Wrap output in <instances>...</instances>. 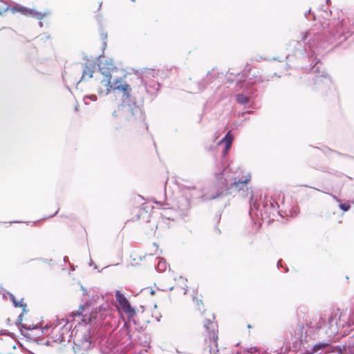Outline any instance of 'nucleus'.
Instances as JSON below:
<instances>
[{"label": "nucleus", "mask_w": 354, "mask_h": 354, "mask_svg": "<svg viewBox=\"0 0 354 354\" xmlns=\"http://www.w3.org/2000/svg\"><path fill=\"white\" fill-rule=\"evenodd\" d=\"M39 26H42V22H39Z\"/></svg>", "instance_id": "nucleus-30"}, {"label": "nucleus", "mask_w": 354, "mask_h": 354, "mask_svg": "<svg viewBox=\"0 0 354 354\" xmlns=\"http://www.w3.org/2000/svg\"><path fill=\"white\" fill-rule=\"evenodd\" d=\"M236 100L241 104H245L249 102V97L242 93L236 95Z\"/></svg>", "instance_id": "nucleus-12"}, {"label": "nucleus", "mask_w": 354, "mask_h": 354, "mask_svg": "<svg viewBox=\"0 0 354 354\" xmlns=\"http://www.w3.org/2000/svg\"><path fill=\"white\" fill-rule=\"evenodd\" d=\"M8 10H10L12 13H15L16 12H18L26 17H31L37 19H43L48 14L47 12L43 13L41 12H38L35 9L28 8L21 5L17 4L15 6H13L12 8H10L8 6L0 8V16Z\"/></svg>", "instance_id": "nucleus-2"}, {"label": "nucleus", "mask_w": 354, "mask_h": 354, "mask_svg": "<svg viewBox=\"0 0 354 354\" xmlns=\"http://www.w3.org/2000/svg\"><path fill=\"white\" fill-rule=\"evenodd\" d=\"M84 309V306H80V308H79L78 310L74 311L73 313V315L74 316H80V315H81L82 314V311H83Z\"/></svg>", "instance_id": "nucleus-17"}, {"label": "nucleus", "mask_w": 354, "mask_h": 354, "mask_svg": "<svg viewBox=\"0 0 354 354\" xmlns=\"http://www.w3.org/2000/svg\"><path fill=\"white\" fill-rule=\"evenodd\" d=\"M337 351L339 354H354V337H350L344 345L337 346Z\"/></svg>", "instance_id": "nucleus-7"}, {"label": "nucleus", "mask_w": 354, "mask_h": 354, "mask_svg": "<svg viewBox=\"0 0 354 354\" xmlns=\"http://www.w3.org/2000/svg\"><path fill=\"white\" fill-rule=\"evenodd\" d=\"M86 62L84 64L83 72L81 80H87L93 77V74L96 68V64L95 62L90 60L87 56L84 58Z\"/></svg>", "instance_id": "nucleus-6"}, {"label": "nucleus", "mask_w": 354, "mask_h": 354, "mask_svg": "<svg viewBox=\"0 0 354 354\" xmlns=\"http://www.w3.org/2000/svg\"><path fill=\"white\" fill-rule=\"evenodd\" d=\"M82 354H84V353H82Z\"/></svg>", "instance_id": "nucleus-33"}, {"label": "nucleus", "mask_w": 354, "mask_h": 354, "mask_svg": "<svg viewBox=\"0 0 354 354\" xmlns=\"http://www.w3.org/2000/svg\"><path fill=\"white\" fill-rule=\"evenodd\" d=\"M339 207L341 209H342L344 212H347L350 209V205L345 203H341L339 205Z\"/></svg>", "instance_id": "nucleus-16"}, {"label": "nucleus", "mask_w": 354, "mask_h": 354, "mask_svg": "<svg viewBox=\"0 0 354 354\" xmlns=\"http://www.w3.org/2000/svg\"><path fill=\"white\" fill-rule=\"evenodd\" d=\"M221 194H222V192H220V193L217 194L216 196L211 197L210 199H216V198H218Z\"/></svg>", "instance_id": "nucleus-23"}, {"label": "nucleus", "mask_w": 354, "mask_h": 354, "mask_svg": "<svg viewBox=\"0 0 354 354\" xmlns=\"http://www.w3.org/2000/svg\"><path fill=\"white\" fill-rule=\"evenodd\" d=\"M234 136L229 131L227 133L225 136V137L219 142V144L224 143L225 147V149L223 151L224 156L227 155L230 149L231 148L232 142H233Z\"/></svg>", "instance_id": "nucleus-8"}, {"label": "nucleus", "mask_w": 354, "mask_h": 354, "mask_svg": "<svg viewBox=\"0 0 354 354\" xmlns=\"http://www.w3.org/2000/svg\"><path fill=\"white\" fill-rule=\"evenodd\" d=\"M306 333V330L305 328V326L303 324L298 325V327L297 328L296 331V335L298 336V338H302L303 334Z\"/></svg>", "instance_id": "nucleus-13"}, {"label": "nucleus", "mask_w": 354, "mask_h": 354, "mask_svg": "<svg viewBox=\"0 0 354 354\" xmlns=\"http://www.w3.org/2000/svg\"><path fill=\"white\" fill-rule=\"evenodd\" d=\"M80 345L84 349H88L91 347V333L90 331L86 330L82 335V339L80 340Z\"/></svg>", "instance_id": "nucleus-9"}, {"label": "nucleus", "mask_w": 354, "mask_h": 354, "mask_svg": "<svg viewBox=\"0 0 354 354\" xmlns=\"http://www.w3.org/2000/svg\"><path fill=\"white\" fill-rule=\"evenodd\" d=\"M23 320V315L21 314L18 316L17 320V324H20Z\"/></svg>", "instance_id": "nucleus-19"}, {"label": "nucleus", "mask_w": 354, "mask_h": 354, "mask_svg": "<svg viewBox=\"0 0 354 354\" xmlns=\"http://www.w3.org/2000/svg\"><path fill=\"white\" fill-rule=\"evenodd\" d=\"M173 288H174V287H172V286H171V287H170V288H169V290H173Z\"/></svg>", "instance_id": "nucleus-29"}, {"label": "nucleus", "mask_w": 354, "mask_h": 354, "mask_svg": "<svg viewBox=\"0 0 354 354\" xmlns=\"http://www.w3.org/2000/svg\"><path fill=\"white\" fill-rule=\"evenodd\" d=\"M95 315H91L90 317H89V322H91L93 319H95Z\"/></svg>", "instance_id": "nucleus-24"}, {"label": "nucleus", "mask_w": 354, "mask_h": 354, "mask_svg": "<svg viewBox=\"0 0 354 354\" xmlns=\"http://www.w3.org/2000/svg\"><path fill=\"white\" fill-rule=\"evenodd\" d=\"M324 81L327 83V82H330V77H325L324 78Z\"/></svg>", "instance_id": "nucleus-25"}, {"label": "nucleus", "mask_w": 354, "mask_h": 354, "mask_svg": "<svg viewBox=\"0 0 354 354\" xmlns=\"http://www.w3.org/2000/svg\"><path fill=\"white\" fill-rule=\"evenodd\" d=\"M97 66L104 78L111 79V74L116 69L112 59L99 56L97 57Z\"/></svg>", "instance_id": "nucleus-5"}, {"label": "nucleus", "mask_w": 354, "mask_h": 354, "mask_svg": "<svg viewBox=\"0 0 354 354\" xmlns=\"http://www.w3.org/2000/svg\"><path fill=\"white\" fill-rule=\"evenodd\" d=\"M249 179L246 178L243 180L234 181L230 186V190H235L239 192L241 196H247L250 195V207L257 208L255 202L253 201L252 191L247 187V183Z\"/></svg>", "instance_id": "nucleus-3"}, {"label": "nucleus", "mask_w": 354, "mask_h": 354, "mask_svg": "<svg viewBox=\"0 0 354 354\" xmlns=\"http://www.w3.org/2000/svg\"><path fill=\"white\" fill-rule=\"evenodd\" d=\"M166 267H167V264H166L165 261H164L162 259H160L158 264V269L160 271H163L166 269Z\"/></svg>", "instance_id": "nucleus-14"}, {"label": "nucleus", "mask_w": 354, "mask_h": 354, "mask_svg": "<svg viewBox=\"0 0 354 354\" xmlns=\"http://www.w3.org/2000/svg\"><path fill=\"white\" fill-rule=\"evenodd\" d=\"M329 347V344L328 343H322L319 342L316 344L313 348V352L317 353L321 349H326Z\"/></svg>", "instance_id": "nucleus-11"}, {"label": "nucleus", "mask_w": 354, "mask_h": 354, "mask_svg": "<svg viewBox=\"0 0 354 354\" xmlns=\"http://www.w3.org/2000/svg\"><path fill=\"white\" fill-rule=\"evenodd\" d=\"M37 260L42 261L43 263H48L51 261V260H48V259H39Z\"/></svg>", "instance_id": "nucleus-21"}, {"label": "nucleus", "mask_w": 354, "mask_h": 354, "mask_svg": "<svg viewBox=\"0 0 354 354\" xmlns=\"http://www.w3.org/2000/svg\"><path fill=\"white\" fill-rule=\"evenodd\" d=\"M86 98L91 99L93 101H96L97 99V97L95 95H91L86 96Z\"/></svg>", "instance_id": "nucleus-18"}, {"label": "nucleus", "mask_w": 354, "mask_h": 354, "mask_svg": "<svg viewBox=\"0 0 354 354\" xmlns=\"http://www.w3.org/2000/svg\"><path fill=\"white\" fill-rule=\"evenodd\" d=\"M100 82L105 89L98 88L100 95H107L113 92L115 96L121 97L122 103L112 112L113 118L118 119L122 124L131 127L144 120V114L131 96V88L126 82L120 79L111 82V79L104 78Z\"/></svg>", "instance_id": "nucleus-1"}, {"label": "nucleus", "mask_w": 354, "mask_h": 354, "mask_svg": "<svg viewBox=\"0 0 354 354\" xmlns=\"http://www.w3.org/2000/svg\"><path fill=\"white\" fill-rule=\"evenodd\" d=\"M93 263L92 260L91 259V261H90L89 265L91 266L93 265Z\"/></svg>", "instance_id": "nucleus-28"}, {"label": "nucleus", "mask_w": 354, "mask_h": 354, "mask_svg": "<svg viewBox=\"0 0 354 354\" xmlns=\"http://www.w3.org/2000/svg\"><path fill=\"white\" fill-rule=\"evenodd\" d=\"M328 323L330 325V327L333 328V329H331V333H335V327H333V323H335L336 324L335 319L333 317H332V316L328 318Z\"/></svg>", "instance_id": "nucleus-15"}, {"label": "nucleus", "mask_w": 354, "mask_h": 354, "mask_svg": "<svg viewBox=\"0 0 354 354\" xmlns=\"http://www.w3.org/2000/svg\"><path fill=\"white\" fill-rule=\"evenodd\" d=\"M81 289L83 290V294L84 295L86 294V290L83 286L81 287Z\"/></svg>", "instance_id": "nucleus-26"}, {"label": "nucleus", "mask_w": 354, "mask_h": 354, "mask_svg": "<svg viewBox=\"0 0 354 354\" xmlns=\"http://www.w3.org/2000/svg\"><path fill=\"white\" fill-rule=\"evenodd\" d=\"M66 260H67V257H65L64 261H66Z\"/></svg>", "instance_id": "nucleus-32"}, {"label": "nucleus", "mask_w": 354, "mask_h": 354, "mask_svg": "<svg viewBox=\"0 0 354 354\" xmlns=\"http://www.w3.org/2000/svg\"><path fill=\"white\" fill-rule=\"evenodd\" d=\"M210 323V321L209 320L207 324H205V326L208 329V326H207V324H209Z\"/></svg>", "instance_id": "nucleus-27"}, {"label": "nucleus", "mask_w": 354, "mask_h": 354, "mask_svg": "<svg viewBox=\"0 0 354 354\" xmlns=\"http://www.w3.org/2000/svg\"><path fill=\"white\" fill-rule=\"evenodd\" d=\"M178 282H180V283H181L183 284H185V282L186 279H184L183 277L180 276L178 277Z\"/></svg>", "instance_id": "nucleus-20"}, {"label": "nucleus", "mask_w": 354, "mask_h": 354, "mask_svg": "<svg viewBox=\"0 0 354 354\" xmlns=\"http://www.w3.org/2000/svg\"><path fill=\"white\" fill-rule=\"evenodd\" d=\"M9 296L15 307H21L23 312H26V304L23 303V299H21L20 301H17L15 297L12 294H9Z\"/></svg>", "instance_id": "nucleus-10"}, {"label": "nucleus", "mask_w": 354, "mask_h": 354, "mask_svg": "<svg viewBox=\"0 0 354 354\" xmlns=\"http://www.w3.org/2000/svg\"><path fill=\"white\" fill-rule=\"evenodd\" d=\"M151 293L152 295H153V294H154V291H153V290H151Z\"/></svg>", "instance_id": "nucleus-31"}, {"label": "nucleus", "mask_w": 354, "mask_h": 354, "mask_svg": "<svg viewBox=\"0 0 354 354\" xmlns=\"http://www.w3.org/2000/svg\"><path fill=\"white\" fill-rule=\"evenodd\" d=\"M197 305L198 306V310L200 311L202 310V308H201L200 305H203L201 300H196Z\"/></svg>", "instance_id": "nucleus-22"}, {"label": "nucleus", "mask_w": 354, "mask_h": 354, "mask_svg": "<svg viewBox=\"0 0 354 354\" xmlns=\"http://www.w3.org/2000/svg\"><path fill=\"white\" fill-rule=\"evenodd\" d=\"M115 299L119 304L120 308L129 318H132L136 315V309L131 306L127 297L120 290H116L115 292Z\"/></svg>", "instance_id": "nucleus-4"}]
</instances>
